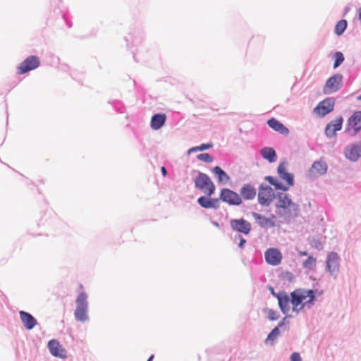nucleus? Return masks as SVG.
<instances>
[{"mask_svg": "<svg viewBox=\"0 0 361 361\" xmlns=\"http://www.w3.org/2000/svg\"><path fill=\"white\" fill-rule=\"evenodd\" d=\"M276 207L278 214L286 220L297 217L300 213L298 204L294 203L286 193H279Z\"/></svg>", "mask_w": 361, "mask_h": 361, "instance_id": "1", "label": "nucleus"}, {"mask_svg": "<svg viewBox=\"0 0 361 361\" xmlns=\"http://www.w3.org/2000/svg\"><path fill=\"white\" fill-rule=\"evenodd\" d=\"M87 295L82 292L76 299V310L75 311V317L78 321L85 322L88 319L87 316Z\"/></svg>", "mask_w": 361, "mask_h": 361, "instance_id": "2", "label": "nucleus"}, {"mask_svg": "<svg viewBox=\"0 0 361 361\" xmlns=\"http://www.w3.org/2000/svg\"><path fill=\"white\" fill-rule=\"evenodd\" d=\"M195 187L201 190L203 192L208 196L214 194L215 190V185L211 180L209 177L203 173H200L195 180Z\"/></svg>", "mask_w": 361, "mask_h": 361, "instance_id": "3", "label": "nucleus"}, {"mask_svg": "<svg viewBox=\"0 0 361 361\" xmlns=\"http://www.w3.org/2000/svg\"><path fill=\"white\" fill-rule=\"evenodd\" d=\"M275 197V193L270 186L264 185H260L257 194V198L258 202L261 205H270Z\"/></svg>", "mask_w": 361, "mask_h": 361, "instance_id": "4", "label": "nucleus"}, {"mask_svg": "<svg viewBox=\"0 0 361 361\" xmlns=\"http://www.w3.org/2000/svg\"><path fill=\"white\" fill-rule=\"evenodd\" d=\"M361 130V111H357L348 119L345 131L355 136Z\"/></svg>", "mask_w": 361, "mask_h": 361, "instance_id": "5", "label": "nucleus"}, {"mask_svg": "<svg viewBox=\"0 0 361 361\" xmlns=\"http://www.w3.org/2000/svg\"><path fill=\"white\" fill-rule=\"evenodd\" d=\"M335 99L334 97H328L320 102L316 107L314 108V113L317 116L323 117L334 109Z\"/></svg>", "mask_w": 361, "mask_h": 361, "instance_id": "6", "label": "nucleus"}, {"mask_svg": "<svg viewBox=\"0 0 361 361\" xmlns=\"http://www.w3.org/2000/svg\"><path fill=\"white\" fill-rule=\"evenodd\" d=\"M343 76L337 73L330 77L323 87V92L326 94H330L338 91L342 83Z\"/></svg>", "mask_w": 361, "mask_h": 361, "instance_id": "7", "label": "nucleus"}, {"mask_svg": "<svg viewBox=\"0 0 361 361\" xmlns=\"http://www.w3.org/2000/svg\"><path fill=\"white\" fill-rule=\"evenodd\" d=\"M39 64V59L37 56H30L18 66V73L19 75L25 74L37 68Z\"/></svg>", "mask_w": 361, "mask_h": 361, "instance_id": "8", "label": "nucleus"}, {"mask_svg": "<svg viewBox=\"0 0 361 361\" xmlns=\"http://www.w3.org/2000/svg\"><path fill=\"white\" fill-rule=\"evenodd\" d=\"M220 198L222 201L231 205H240L242 203L240 196L235 192L227 188L221 190Z\"/></svg>", "mask_w": 361, "mask_h": 361, "instance_id": "9", "label": "nucleus"}, {"mask_svg": "<svg viewBox=\"0 0 361 361\" xmlns=\"http://www.w3.org/2000/svg\"><path fill=\"white\" fill-rule=\"evenodd\" d=\"M266 262L271 266H278L281 263L283 255L277 248L271 247L264 252Z\"/></svg>", "mask_w": 361, "mask_h": 361, "instance_id": "10", "label": "nucleus"}, {"mask_svg": "<svg viewBox=\"0 0 361 361\" xmlns=\"http://www.w3.org/2000/svg\"><path fill=\"white\" fill-rule=\"evenodd\" d=\"M48 348L53 356L62 359L66 358V350L57 340L52 339L49 341Z\"/></svg>", "mask_w": 361, "mask_h": 361, "instance_id": "11", "label": "nucleus"}, {"mask_svg": "<svg viewBox=\"0 0 361 361\" xmlns=\"http://www.w3.org/2000/svg\"><path fill=\"white\" fill-rule=\"evenodd\" d=\"M231 226L233 230L248 234L251 231V224L243 219H233L231 221Z\"/></svg>", "mask_w": 361, "mask_h": 361, "instance_id": "12", "label": "nucleus"}, {"mask_svg": "<svg viewBox=\"0 0 361 361\" xmlns=\"http://www.w3.org/2000/svg\"><path fill=\"white\" fill-rule=\"evenodd\" d=\"M343 118L339 117L327 124L325 128V134L328 137H333L336 133L342 128Z\"/></svg>", "mask_w": 361, "mask_h": 361, "instance_id": "13", "label": "nucleus"}, {"mask_svg": "<svg viewBox=\"0 0 361 361\" xmlns=\"http://www.w3.org/2000/svg\"><path fill=\"white\" fill-rule=\"evenodd\" d=\"M345 155L350 161H357L361 157V142L348 146L345 149Z\"/></svg>", "mask_w": 361, "mask_h": 361, "instance_id": "14", "label": "nucleus"}, {"mask_svg": "<svg viewBox=\"0 0 361 361\" xmlns=\"http://www.w3.org/2000/svg\"><path fill=\"white\" fill-rule=\"evenodd\" d=\"M252 216L256 222L262 227L271 228L275 226L274 219H276V216L273 214L271 217L267 218L258 213L254 212L252 213Z\"/></svg>", "mask_w": 361, "mask_h": 361, "instance_id": "15", "label": "nucleus"}, {"mask_svg": "<svg viewBox=\"0 0 361 361\" xmlns=\"http://www.w3.org/2000/svg\"><path fill=\"white\" fill-rule=\"evenodd\" d=\"M339 257L337 253L331 252L329 254L326 261V267L331 274H336L339 269Z\"/></svg>", "mask_w": 361, "mask_h": 361, "instance_id": "16", "label": "nucleus"}, {"mask_svg": "<svg viewBox=\"0 0 361 361\" xmlns=\"http://www.w3.org/2000/svg\"><path fill=\"white\" fill-rule=\"evenodd\" d=\"M327 171V165L324 161H317L313 163L310 169V176L317 177L326 173Z\"/></svg>", "mask_w": 361, "mask_h": 361, "instance_id": "17", "label": "nucleus"}, {"mask_svg": "<svg viewBox=\"0 0 361 361\" xmlns=\"http://www.w3.org/2000/svg\"><path fill=\"white\" fill-rule=\"evenodd\" d=\"M272 293L277 298L279 305L281 311L284 314L288 313L290 310L289 304L290 302V297L283 292L276 294L272 290Z\"/></svg>", "mask_w": 361, "mask_h": 361, "instance_id": "18", "label": "nucleus"}, {"mask_svg": "<svg viewBox=\"0 0 361 361\" xmlns=\"http://www.w3.org/2000/svg\"><path fill=\"white\" fill-rule=\"evenodd\" d=\"M19 314L21 322L26 329L31 330L37 324V320L30 313L25 311H20Z\"/></svg>", "mask_w": 361, "mask_h": 361, "instance_id": "19", "label": "nucleus"}, {"mask_svg": "<svg viewBox=\"0 0 361 361\" xmlns=\"http://www.w3.org/2000/svg\"><path fill=\"white\" fill-rule=\"evenodd\" d=\"M267 124L274 130L283 135H287L289 133V130L282 123L274 118L269 119L267 121Z\"/></svg>", "mask_w": 361, "mask_h": 361, "instance_id": "20", "label": "nucleus"}, {"mask_svg": "<svg viewBox=\"0 0 361 361\" xmlns=\"http://www.w3.org/2000/svg\"><path fill=\"white\" fill-rule=\"evenodd\" d=\"M166 116L164 114H154L151 119L150 126L153 130L160 129L165 123Z\"/></svg>", "mask_w": 361, "mask_h": 361, "instance_id": "21", "label": "nucleus"}, {"mask_svg": "<svg viewBox=\"0 0 361 361\" xmlns=\"http://www.w3.org/2000/svg\"><path fill=\"white\" fill-rule=\"evenodd\" d=\"M300 299L302 301V304L304 306L306 304L312 303L314 299V293L312 290H302L298 289L296 290Z\"/></svg>", "mask_w": 361, "mask_h": 361, "instance_id": "22", "label": "nucleus"}, {"mask_svg": "<svg viewBox=\"0 0 361 361\" xmlns=\"http://www.w3.org/2000/svg\"><path fill=\"white\" fill-rule=\"evenodd\" d=\"M290 303L293 306V311L297 313H298L304 307L302 301L296 290L290 293Z\"/></svg>", "mask_w": 361, "mask_h": 361, "instance_id": "23", "label": "nucleus"}, {"mask_svg": "<svg viewBox=\"0 0 361 361\" xmlns=\"http://www.w3.org/2000/svg\"><path fill=\"white\" fill-rule=\"evenodd\" d=\"M241 196L245 200H252L256 196L255 188L249 184L244 185L240 190Z\"/></svg>", "mask_w": 361, "mask_h": 361, "instance_id": "24", "label": "nucleus"}, {"mask_svg": "<svg viewBox=\"0 0 361 361\" xmlns=\"http://www.w3.org/2000/svg\"><path fill=\"white\" fill-rule=\"evenodd\" d=\"M260 154L264 159L268 160L270 163L276 161V154L272 147H264L260 150Z\"/></svg>", "mask_w": 361, "mask_h": 361, "instance_id": "25", "label": "nucleus"}, {"mask_svg": "<svg viewBox=\"0 0 361 361\" xmlns=\"http://www.w3.org/2000/svg\"><path fill=\"white\" fill-rule=\"evenodd\" d=\"M283 322H280L268 335L265 342L267 344L273 343L280 334L279 327L283 326Z\"/></svg>", "mask_w": 361, "mask_h": 361, "instance_id": "26", "label": "nucleus"}, {"mask_svg": "<svg viewBox=\"0 0 361 361\" xmlns=\"http://www.w3.org/2000/svg\"><path fill=\"white\" fill-rule=\"evenodd\" d=\"M214 173L217 176L218 180L219 182H226L229 180V176L226 174V173L223 171L221 167L215 166L213 169Z\"/></svg>", "mask_w": 361, "mask_h": 361, "instance_id": "27", "label": "nucleus"}, {"mask_svg": "<svg viewBox=\"0 0 361 361\" xmlns=\"http://www.w3.org/2000/svg\"><path fill=\"white\" fill-rule=\"evenodd\" d=\"M216 200H213L210 198H207L204 196H202L198 198L197 202L200 204L201 207L204 208H212L214 207V202Z\"/></svg>", "mask_w": 361, "mask_h": 361, "instance_id": "28", "label": "nucleus"}, {"mask_svg": "<svg viewBox=\"0 0 361 361\" xmlns=\"http://www.w3.org/2000/svg\"><path fill=\"white\" fill-rule=\"evenodd\" d=\"M347 27V22L345 20H339L336 27H335V32L338 35H341L346 29Z\"/></svg>", "mask_w": 361, "mask_h": 361, "instance_id": "29", "label": "nucleus"}, {"mask_svg": "<svg viewBox=\"0 0 361 361\" xmlns=\"http://www.w3.org/2000/svg\"><path fill=\"white\" fill-rule=\"evenodd\" d=\"M316 265V258L312 256L308 257V258L302 263V266L305 269H312Z\"/></svg>", "mask_w": 361, "mask_h": 361, "instance_id": "30", "label": "nucleus"}, {"mask_svg": "<svg viewBox=\"0 0 361 361\" xmlns=\"http://www.w3.org/2000/svg\"><path fill=\"white\" fill-rule=\"evenodd\" d=\"M267 180L269 181V183L276 187L277 189H281L283 190H287L290 187L288 186H283L281 183H279L277 180H276L274 178L271 176L267 177Z\"/></svg>", "mask_w": 361, "mask_h": 361, "instance_id": "31", "label": "nucleus"}, {"mask_svg": "<svg viewBox=\"0 0 361 361\" xmlns=\"http://www.w3.org/2000/svg\"><path fill=\"white\" fill-rule=\"evenodd\" d=\"M334 59H335V62L334 64V68H336L337 67H338L344 61V59H345L343 54L340 51H337L335 53Z\"/></svg>", "mask_w": 361, "mask_h": 361, "instance_id": "32", "label": "nucleus"}, {"mask_svg": "<svg viewBox=\"0 0 361 361\" xmlns=\"http://www.w3.org/2000/svg\"><path fill=\"white\" fill-rule=\"evenodd\" d=\"M213 145L212 143H207V144H202L200 146L193 147L190 148L188 151V153L193 152H197V151H203L207 150L211 147H212Z\"/></svg>", "mask_w": 361, "mask_h": 361, "instance_id": "33", "label": "nucleus"}, {"mask_svg": "<svg viewBox=\"0 0 361 361\" xmlns=\"http://www.w3.org/2000/svg\"><path fill=\"white\" fill-rule=\"evenodd\" d=\"M197 158L198 160L206 163H212L214 161L212 156L208 153L200 154L197 155Z\"/></svg>", "mask_w": 361, "mask_h": 361, "instance_id": "34", "label": "nucleus"}, {"mask_svg": "<svg viewBox=\"0 0 361 361\" xmlns=\"http://www.w3.org/2000/svg\"><path fill=\"white\" fill-rule=\"evenodd\" d=\"M264 312L267 314V318L271 321H275L279 318L277 312L271 309L267 308L264 310Z\"/></svg>", "mask_w": 361, "mask_h": 361, "instance_id": "35", "label": "nucleus"}, {"mask_svg": "<svg viewBox=\"0 0 361 361\" xmlns=\"http://www.w3.org/2000/svg\"><path fill=\"white\" fill-rule=\"evenodd\" d=\"M281 178L286 181L288 187L293 185V175L292 173L287 172L286 173L281 175Z\"/></svg>", "mask_w": 361, "mask_h": 361, "instance_id": "36", "label": "nucleus"}, {"mask_svg": "<svg viewBox=\"0 0 361 361\" xmlns=\"http://www.w3.org/2000/svg\"><path fill=\"white\" fill-rule=\"evenodd\" d=\"M278 173H279L280 177L281 176V175H283L287 173L286 164L285 162H281L279 164V165L278 166Z\"/></svg>", "mask_w": 361, "mask_h": 361, "instance_id": "37", "label": "nucleus"}, {"mask_svg": "<svg viewBox=\"0 0 361 361\" xmlns=\"http://www.w3.org/2000/svg\"><path fill=\"white\" fill-rule=\"evenodd\" d=\"M290 361H302L300 354L293 353L290 356Z\"/></svg>", "mask_w": 361, "mask_h": 361, "instance_id": "38", "label": "nucleus"}, {"mask_svg": "<svg viewBox=\"0 0 361 361\" xmlns=\"http://www.w3.org/2000/svg\"><path fill=\"white\" fill-rule=\"evenodd\" d=\"M240 243L238 245L239 247L243 248L244 247L245 243H246V240L241 236H240Z\"/></svg>", "mask_w": 361, "mask_h": 361, "instance_id": "39", "label": "nucleus"}, {"mask_svg": "<svg viewBox=\"0 0 361 361\" xmlns=\"http://www.w3.org/2000/svg\"><path fill=\"white\" fill-rule=\"evenodd\" d=\"M161 173H162V175H163L164 176H166V175H167V171H166V168H165L164 166H162V167L161 168Z\"/></svg>", "mask_w": 361, "mask_h": 361, "instance_id": "40", "label": "nucleus"}, {"mask_svg": "<svg viewBox=\"0 0 361 361\" xmlns=\"http://www.w3.org/2000/svg\"><path fill=\"white\" fill-rule=\"evenodd\" d=\"M298 254H299L300 256H307V252H305V251H303V252L302 251H300Z\"/></svg>", "mask_w": 361, "mask_h": 361, "instance_id": "41", "label": "nucleus"}, {"mask_svg": "<svg viewBox=\"0 0 361 361\" xmlns=\"http://www.w3.org/2000/svg\"><path fill=\"white\" fill-rule=\"evenodd\" d=\"M359 19L361 21V7L359 9Z\"/></svg>", "mask_w": 361, "mask_h": 361, "instance_id": "42", "label": "nucleus"}, {"mask_svg": "<svg viewBox=\"0 0 361 361\" xmlns=\"http://www.w3.org/2000/svg\"><path fill=\"white\" fill-rule=\"evenodd\" d=\"M154 358V355H151L149 358L147 360V361H152Z\"/></svg>", "mask_w": 361, "mask_h": 361, "instance_id": "43", "label": "nucleus"}, {"mask_svg": "<svg viewBox=\"0 0 361 361\" xmlns=\"http://www.w3.org/2000/svg\"><path fill=\"white\" fill-rule=\"evenodd\" d=\"M357 100H361V94L357 97Z\"/></svg>", "mask_w": 361, "mask_h": 361, "instance_id": "44", "label": "nucleus"}, {"mask_svg": "<svg viewBox=\"0 0 361 361\" xmlns=\"http://www.w3.org/2000/svg\"><path fill=\"white\" fill-rule=\"evenodd\" d=\"M80 288L82 289L83 286L82 285H80Z\"/></svg>", "mask_w": 361, "mask_h": 361, "instance_id": "45", "label": "nucleus"}]
</instances>
